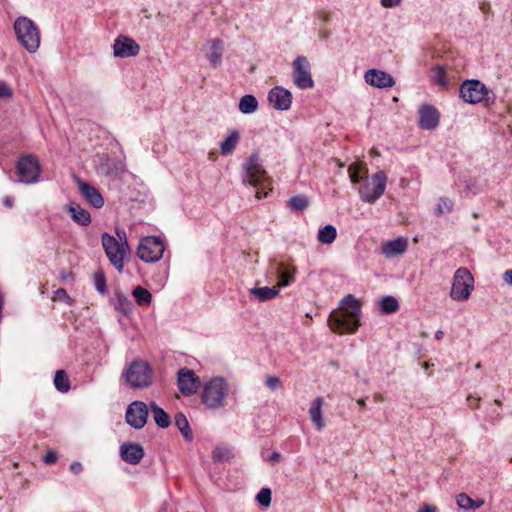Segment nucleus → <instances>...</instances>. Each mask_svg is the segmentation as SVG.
<instances>
[{"label":"nucleus","instance_id":"obj_63","mask_svg":"<svg viewBox=\"0 0 512 512\" xmlns=\"http://www.w3.org/2000/svg\"><path fill=\"white\" fill-rule=\"evenodd\" d=\"M475 367H476L477 369H480L481 364H480V363H477Z\"/></svg>","mask_w":512,"mask_h":512},{"label":"nucleus","instance_id":"obj_27","mask_svg":"<svg viewBox=\"0 0 512 512\" xmlns=\"http://www.w3.org/2000/svg\"><path fill=\"white\" fill-rule=\"evenodd\" d=\"M280 289L278 286L273 287H254L250 289L251 295L256 297L259 301L265 302L274 299L279 294Z\"/></svg>","mask_w":512,"mask_h":512},{"label":"nucleus","instance_id":"obj_16","mask_svg":"<svg viewBox=\"0 0 512 512\" xmlns=\"http://www.w3.org/2000/svg\"><path fill=\"white\" fill-rule=\"evenodd\" d=\"M270 271L279 278L278 288L286 287L294 281L296 268L293 266H286L282 262H277L274 259L270 260Z\"/></svg>","mask_w":512,"mask_h":512},{"label":"nucleus","instance_id":"obj_60","mask_svg":"<svg viewBox=\"0 0 512 512\" xmlns=\"http://www.w3.org/2000/svg\"><path fill=\"white\" fill-rule=\"evenodd\" d=\"M320 37H321V38H323V39H324V38H327V37H328V33H327V32H325V33H323Z\"/></svg>","mask_w":512,"mask_h":512},{"label":"nucleus","instance_id":"obj_25","mask_svg":"<svg viewBox=\"0 0 512 512\" xmlns=\"http://www.w3.org/2000/svg\"><path fill=\"white\" fill-rule=\"evenodd\" d=\"M68 211L70 212L72 219L80 225L86 226L91 222L90 213L76 203H71L68 206Z\"/></svg>","mask_w":512,"mask_h":512},{"label":"nucleus","instance_id":"obj_34","mask_svg":"<svg viewBox=\"0 0 512 512\" xmlns=\"http://www.w3.org/2000/svg\"><path fill=\"white\" fill-rule=\"evenodd\" d=\"M54 385L55 388L62 392L66 393L70 389V380L68 378L67 373L64 370H57L54 376Z\"/></svg>","mask_w":512,"mask_h":512},{"label":"nucleus","instance_id":"obj_35","mask_svg":"<svg viewBox=\"0 0 512 512\" xmlns=\"http://www.w3.org/2000/svg\"><path fill=\"white\" fill-rule=\"evenodd\" d=\"M310 202L309 199L304 195H296L289 199L287 206L292 211L301 212L308 208Z\"/></svg>","mask_w":512,"mask_h":512},{"label":"nucleus","instance_id":"obj_58","mask_svg":"<svg viewBox=\"0 0 512 512\" xmlns=\"http://www.w3.org/2000/svg\"><path fill=\"white\" fill-rule=\"evenodd\" d=\"M357 404H358L360 407H362V408H364V407H365V405H366V403H365V400H364V399H358V400H357Z\"/></svg>","mask_w":512,"mask_h":512},{"label":"nucleus","instance_id":"obj_26","mask_svg":"<svg viewBox=\"0 0 512 512\" xmlns=\"http://www.w3.org/2000/svg\"><path fill=\"white\" fill-rule=\"evenodd\" d=\"M113 305L117 311L121 312L124 315L130 314L133 310L132 301L129 299V297L126 294H124L121 291L115 292Z\"/></svg>","mask_w":512,"mask_h":512},{"label":"nucleus","instance_id":"obj_14","mask_svg":"<svg viewBox=\"0 0 512 512\" xmlns=\"http://www.w3.org/2000/svg\"><path fill=\"white\" fill-rule=\"evenodd\" d=\"M177 383L179 390L185 396L193 395L200 386V380L195 372L188 368H182L178 371Z\"/></svg>","mask_w":512,"mask_h":512},{"label":"nucleus","instance_id":"obj_57","mask_svg":"<svg viewBox=\"0 0 512 512\" xmlns=\"http://www.w3.org/2000/svg\"><path fill=\"white\" fill-rule=\"evenodd\" d=\"M443 336H444V332H443L442 330H437V331H436V333H435V339H436L437 341L442 340Z\"/></svg>","mask_w":512,"mask_h":512},{"label":"nucleus","instance_id":"obj_31","mask_svg":"<svg viewBox=\"0 0 512 512\" xmlns=\"http://www.w3.org/2000/svg\"><path fill=\"white\" fill-rule=\"evenodd\" d=\"M174 420L175 425L177 426L183 437L186 440L191 441L193 439V433L186 416L183 413H177L174 417Z\"/></svg>","mask_w":512,"mask_h":512},{"label":"nucleus","instance_id":"obj_13","mask_svg":"<svg viewBox=\"0 0 512 512\" xmlns=\"http://www.w3.org/2000/svg\"><path fill=\"white\" fill-rule=\"evenodd\" d=\"M148 406L141 401L132 402L125 414L126 422L135 429H141L147 422Z\"/></svg>","mask_w":512,"mask_h":512},{"label":"nucleus","instance_id":"obj_43","mask_svg":"<svg viewBox=\"0 0 512 512\" xmlns=\"http://www.w3.org/2000/svg\"><path fill=\"white\" fill-rule=\"evenodd\" d=\"M457 505L461 509L472 510L473 499L465 493H461L456 498Z\"/></svg>","mask_w":512,"mask_h":512},{"label":"nucleus","instance_id":"obj_9","mask_svg":"<svg viewBox=\"0 0 512 512\" xmlns=\"http://www.w3.org/2000/svg\"><path fill=\"white\" fill-rule=\"evenodd\" d=\"M16 169L20 181L25 184H34L39 180L41 167L33 155L22 156L17 162Z\"/></svg>","mask_w":512,"mask_h":512},{"label":"nucleus","instance_id":"obj_5","mask_svg":"<svg viewBox=\"0 0 512 512\" xmlns=\"http://www.w3.org/2000/svg\"><path fill=\"white\" fill-rule=\"evenodd\" d=\"M387 176L384 171H378L371 177H366L359 186L358 193L363 202L375 203L385 192Z\"/></svg>","mask_w":512,"mask_h":512},{"label":"nucleus","instance_id":"obj_28","mask_svg":"<svg viewBox=\"0 0 512 512\" xmlns=\"http://www.w3.org/2000/svg\"><path fill=\"white\" fill-rule=\"evenodd\" d=\"M240 139L238 131L233 130L228 137L220 143V153L224 156L231 154L236 148Z\"/></svg>","mask_w":512,"mask_h":512},{"label":"nucleus","instance_id":"obj_48","mask_svg":"<svg viewBox=\"0 0 512 512\" xmlns=\"http://www.w3.org/2000/svg\"><path fill=\"white\" fill-rule=\"evenodd\" d=\"M69 469L73 474L78 475L83 471L84 468L80 462L75 461L70 464Z\"/></svg>","mask_w":512,"mask_h":512},{"label":"nucleus","instance_id":"obj_17","mask_svg":"<svg viewBox=\"0 0 512 512\" xmlns=\"http://www.w3.org/2000/svg\"><path fill=\"white\" fill-rule=\"evenodd\" d=\"M268 100L275 109L285 111L291 107L292 94L284 87L276 86L268 93Z\"/></svg>","mask_w":512,"mask_h":512},{"label":"nucleus","instance_id":"obj_61","mask_svg":"<svg viewBox=\"0 0 512 512\" xmlns=\"http://www.w3.org/2000/svg\"><path fill=\"white\" fill-rule=\"evenodd\" d=\"M374 155H379V153L376 150L371 151Z\"/></svg>","mask_w":512,"mask_h":512},{"label":"nucleus","instance_id":"obj_24","mask_svg":"<svg viewBox=\"0 0 512 512\" xmlns=\"http://www.w3.org/2000/svg\"><path fill=\"white\" fill-rule=\"evenodd\" d=\"M323 402L324 401L322 397H317L312 401L309 408L310 418L318 431H321L325 426L324 420L322 418Z\"/></svg>","mask_w":512,"mask_h":512},{"label":"nucleus","instance_id":"obj_12","mask_svg":"<svg viewBox=\"0 0 512 512\" xmlns=\"http://www.w3.org/2000/svg\"><path fill=\"white\" fill-rule=\"evenodd\" d=\"M245 169V178L249 184L253 186L262 185L265 188V182L268 177L266 171L263 169L259 156L257 154H252L246 163L244 164Z\"/></svg>","mask_w":512,"mask_h":512},{"label":"nucleus","instance_id":"obj_4","mask_svg":"<svg viewBox=\"0 0 512 512\" xmlns=\"http://www.w3.org/2000/svg\"><path fill=\"white\" fill-rule=\"evenodd\" d=\"M13 28L17 40L29 53L38 50L41 42L40 30L30 18L18 17L14 21Z\"/></svg>","mask_w":512,"mask_h":512},{"label":"nucleus","instance_id":"obj_20","mask_svg":"<svg viewBox=\"0 0 512 512\" xmlns=\"http://www.w3.org/2000/svg\"><path fill=\"white\" fill-rule=\"evenodd\" d=\"M76 183L78 184L81 194L89 204L95 208H101L104 205V199L98 189L79 178H76Z\"/></svg>","mask_w":512,"mask_h":512},{"label":"nucleus","instance_id":"obj_50","mask_svg":"<svg viewBox=\"0 0 512 512\" xmlns=\"http://www.w3.org/2000/svg\"><path fill=\"white\" fill-rule=\"evenodd\" d=\"M503 280L512 286V269H508L503 274Z\"/></svg>","mask_w":512,"mask_h":512},{"label":"nucleus","instance_id":"obj_54","mask_svg":"<svg viewBox=\"0 0 512 512\" xmlns=\"http://www.w3.org/2000/svg\"><path fill=\"white\" fill-rule=\"evenodd\" d=\"M484 505L483 499L473 500L472 510H477Z\"/></svg>","mask_w":512,"mask_h":512},{"label":"nucleus","instance_id":"obj_7","mask_svg":"<svg viewBox=\"0 0 512 512\" xmlns=\"http://www.w3.org/2000/svg\"><path fill=\"white\" fill-rule=\"evenodd\" d=\"M474 288V278L464 267L458 268L453 276L450 297L456 301H466Z\"/></svg>","mask_w":512,"mask_h":512},{"label":"nucleus","instance_id":"obj_51","mask_svg":"<svg viewBox=\"0 0 512 512\" xmlns=\"http://www.w3.org/2000/svg\"><path fill=\"white\" fill-rule=\"evenodd\" d=\"M56 294H57L58 297H64L68 301L69 304L72 303L71 298L69 297V295L66 293V291L64 289H62V288L58 289L56 291Z\"/></svg>","mask_w":512,"mask_h":512},{"label":"nucleus","instance_id":"obj_38","mask_svg":"<svg viewBox=\"0 0 512 512\" xmlns=\"http://www.w3.org/2000/svg\"><path fill=\"white\" fill-rule=\"evenodd\" d=\"M430 77L434 82L438 83L440 86L447 85L445 69L440 65H436L431 69Z\"/></svg>","mask_w":512,"mask_h":512},{"label":"nucleus","instance_id":"obj_49","mask_svg":"<svg viewBox=\"0 0 512 512\" xmlns=\"http://www.w3.org/2000/svg\"><path fill=\"white\" fill-rule=\"evenodd\" d=\"M381 5L385 8H393L402 2V0H380Z\"/></svg>","mask_w":512,"mask_h":512},{"label":"nucleus","instance_id":"obj_30","mask_svg":"<svg viewBox=\"0 0 512 512\" xmlns=\"http://www.w3.org/2000/svg\"><path fill=\"white\" fill-rule=\"evenodd\" d=\"M336 237H337V230L331 224H327L324 227H322L321 229H319L318 234H317V240L321 244H325V245L332 244L335 241Z\"/></svg>","mask_w":512,"mask_h":512},{"label":"nucleus","instance_id":"obj_23","mask_svg":"<svg viewBox=\"0 0 512 512\" xmlns=\"http://www.w3.org/2000/svg\"><path fill=\"white\" fill-rule=\"evenodd\" d=\"M209 51L206 53V57L214 68L220 66L222 62V54L224 50V44L220 39H212L209 41Z\"/></svg>","mask_w":512,"mask_h":512},{"label":"nucleus","instance_id":"obj_21","mask_svg":"<svg viewBox=\"0 0 512 512\" xmlns=\"http://www.w3.org/2000/svg\"><path fill=\"white\" fill-rule=\"evenodd\" d=\"M120 456L125 462L136 465L143 458L144 450L139 444L124 443L120 446Z\"/></svg>","mask_w":512,"mask_h":512},{"label":"nucleus","instance_id":"obj_29","mask_svg":"<svg viewBox=\"0 0 512 512\" xmlns=\"http://www.w3.org/2000/svg\"><path fill=\"white\" fill-rule=\"evenodd\" d=\"M150 410L155 423L161 428H167L170 425L169 415L159 407L155 402L150 403Z\"/></svg>","mask_w":512,"mask_h":512},{"label":"nucleus","instance_id":"obj_19","mask_svg":"<svg viewBox=\"0 0 512 512\" xmlns=\"http://www.w3.org/2000/svg\"><path fill=\"white\" fill-rule=\"evenodd\" d=\"M439 124V112L431 105L419 109V126L425 130H434Z\"/></svg>","mask_w":512,"mask_h":512},{"label":"nucleus","instance_id":"obj_62","mask_svg":"<svg viewBox=\"0 0 512 512\" xmlns=\"http://www.w3.org/2000/svg\"><path fill=\"white\" fill-rule=\"evenodd\" d=\"M423 367H424L425 369H427V368L429 367L428 363H424V364H423Z\"/></svg>","mask_w":512,"mask_h":512},{"label":"nucleus","instance_id":"obj_1","mask_svg":"<svg viewBox=\"0 0 512 512\" xmlns=\"http://www.w3.org/2000/svg\"><path fill=\"white\" fill-rule=\"evenodd\" d=\"M361 303L353 295L345 296L338 309L328 318L330 328L336 333L353 334L360 326Z\"/></svg>","mask_w":512,"mask_h":512},{"label":"nucleus","instance_id":"obj_6","mask_svg":"<svg viewBox=\"0 0 512 512\" xmlns=\"http://www.w3.org/2000/svg\"><path fill=\"white\" fill-rule=\"evenodd\" d=\"M132 388H144L151 384L152 370L145 361H133L121 376Z\"/></svg>","mask_w":512,"mask_h":512},{"label":"nucleus","instance_id":"obj_40","mask_svg":"<svg viewBox=\"0 0 512 512\" xmlns=\"http://www.w3.org/2000/svg\"><path fill=\"white\" fill-rule=\"evenodd\" d=\"M212 457L215 461H228L232 457V452L226 447H216L212 452Z\"/></svg>","mask_w":512,"mask_h":512},{"label":"nucleus","instance_id":"obj_2","mask_svg":"<svg viewBox=\"0 0 512 512\" xmlns=\"http://www.w3.org/2000/svg\"><path fill=\"white\" fill-rule=\"evenodd\" d=\"M116 234L119 240L108 233H103L101 235V242L105 254L111 264L119 272H122L124 268V258L130 252V248L125 231L117 229Z\"/></svg>","mask_w":512,"mask_h":512},{"label":"nucleus","instance_id":"obj_44","mask_svg":"<svg viewBox=\"0 0 512 512\" xmlns=\"http://www.w3.org/2000/svg\"><path fill=\"white\" fill-rule=\"evenodd\" d=\"M465 190L476 195L482 191V186L475 179L469 178L465 180Z\"/></svg>","mask_w":512,"mask_h":512},{"label":"nucleus","instance_id":"obj_42","mask_svg":"<svg viewBox=\"0 0 512 512\" xmlns=\"http://www.w3.org/2000/svg\"><path fill=\"white\" fill-rule=\"evenodd\" d=\"M256 499L261 505L268 507L271 503V490L269 488H262L257 494Z\"/></svg>","mask_w":512,"mask_h":512},{"label":"nucleus","instance_id":"obj_45","mask_svg":"<svg viewBox=\"0 0 512 512\" xmlns=\"http://www.w3.org/2000/svg\"><path fill=\"white\" fill-rule=\"evenodd\" d=\"M266 385L269 389L271 390H277L280 388L281 386V380L279 379V377L277 376H272V375H269L267 378H266Z\"/></svg>","mask_w":512,"mask_h":512},{"label":"nucleus","instance_id":"obj_11","mask_svg":"<svg viewBox=\"0 0 512 512\" xmlns=\"http://www.w3.org/2000/svg\"><path fill=\"white\" fill-rule=\"evenodd\" d=\"M459 93L464 102L477 104L488 94V89L481 81L471 79L462 83Z\"/></svg>","mask_w":512,"mask_h":512},{"label":"nucleus","instance_id":"obj_41","mask_svg":"<svg viewBox=\"0 0 512 512\" xmlns=\"http://www.w3.org/2000/svg\"><path fill=\"white\" fill-rule=\"evenodd\" d=\"M453 202L448 198H441L436 206L435 212L437 215H443L452 211Z\"/></svg>","mask_w":512,"mask_h":512},{"label":"nucleus","instance_id":"obj_18","mask_svg":"<svg viewBox=\"0 0 512 512\" xmlns=\"http://www.w3.org/2000/svg\"><path fill=\"white\" fill-rule=\"evenodd\" d=\"M366 83L377 88H388L395 84L393 77L381 70L370 69L364 75Z\"/></svg>","mask_w":512,"mask_h":512},{"label":"nucleus","instance_id":"obj_46","mask_svg":"<svg viewBox=\"0 0 512 512\" xmlns=\"http://www.w3.org/2000/svg\"><path fill=\"white\" fill-rule=\"evenodd\" d=\"M12 96V89L5 83L0 82V99Z\"/></svg>","mask_w":512,"mask_h":512},{"label":"nucleus","instance_id":"obj_8","mask_svg":"<svg viewBox=\"0 0 512 512\" xmlns=\"http://www.w3.org/2000/svg\"><path fill=\"white\" fill-rule=\"evenodd\" d=\"M165 244L158 236L141 238L137 247V256L146 263L158 262L164 254Z\"/></svg>","mask_w":512,"mask_h":512},{"label":"nucleus","instance_id":"obj_55","mask_svg":"<svg viewBox=\"0 0 512 512\" xmlns=\"http://www.w3.org/2000/svg\"><path fill=\"white\" fill-rule=\"evenodd\" d=\"M373 398H374L375 402H383L384 401V396L380 393H375L373 395Z\"/></svg>","mask_w":512,"mask_h":512},{"label":"nucleus","instance_id":"obj_3","mask_svg":"<svg viewBox=\"0 0 512 512\" xmlns=\"http://www.w3.org/2000/svg\"><path fill=\"white\" fill-rule=\"evenodd\" d=\"M231 386L223 377H213L203 385L201 400L206 408L217 410L225 406Z\"/></svg>","mask_w":512,"mask_h":512},{"label":"nucleus","instance_id":"obj_52","mask_svg":"<svg viewBox=\"0 0 512 512\" xmlns=\"http://www.w3.org/2000/svg\"><path fill=\"white\" fill-rule=\"evenodd\" d=\"M268 460L273 463H277L281 460V454L279 452L275 451L270 455Z\"/></svg>","mask_w":512,"mask_h":512},{"label":"nucleus","instance_id":"obj_10","mask_svg":"<svg viewBox=\"0 0 512 512\" xmlns=\"http://www.w3.org/2000/svg\"><path fill=\"white\" fill-rule=\"evenodd\" d=\"M293 82L300 89H311L314 81L311 75V66L304 56H298L293 61Z\"/></svg>","mask_w":512,"mask_h":512},{"label":"nucleus","instance_id":"obj_15","mask_svg":"<svg viewBox=\"0 0 512 512\" xmlns=\"http://www.w3.org/2000/svg\"><path fill=\"white\" fill-rule=\"evenodd\" d=\"M114 56L127 58L136 56L140 51V46L130 37L120 35L113 44Z\"/></svg>","mask_w":512,"mask_h":512},{"label":"nucleus","instance_id":"obj_39","mask_svg":"<svg viewBox=\"0 0 512 512\" xmlns=\"http://www.w3.org/2000/svg\"><path fill=\"white\" fill-rule=\"evenodd\" d=\"M93 282H94V286H95L96 290L100 294L103 295L106 293V290H107L106 289V277L102 270H97L96 272H94Z\"/></svg>","mask_w":512,"mask_h":512},{"label":"nucleus","instance_id":"obj_37","mask_svg":"<svg viewBox=\"0 0 512 512\" xmlns=\"http://www.w3.org/2000/svg\"><path fill=\"white\" fill-rule=\"evenodd\" d=\"M398 308V301L392 296H386L380 301V310L384 314L394 313Z\"/></svg>","mask_w":512,"mask_h":512},{"label":"nucleus","instance_id":"obj_33","mask_svg":"<svg viewBox=\"0 0 512 512\" xmlns=\"http://www.w3.org/2000/svg\"><path fill=\"white\" fill-rule=\"evenodd\" d=\"M132 296L140 306H148L152 301V294L146 288L141 286H136L132 290Z\"/></svg>","mask_w":512,"mask_h":512},{"label":"nucleus","instance_id":"obj_59","mask_svg":"<svg viewBox=\"0 0 512 512\" xmlns=\"http://www.w3.org/2000/svg\"><path fill=\"white\" fill-rule=\"evenodd\" d=\"M4 204L8 207H11L12 206V200L10 198H6L4 200Z\"/></svg>","mask_w":512,"mask_h":512},{"label":"nucleus","instance_id":"obj_56","mask_svg":"<svg viewBox=\"0 0 512 512\" xmlns=\"http://www.w3.org/2000/svg\"><path fill=\"white\" fill-rule=\"evenodd\" d=\"M267 196V192H264L262 189L258 188V190L256 191V197L258 199H261L262 197H266Z\"/></svg>","mask_w":512,"mask_h":512},{"label":"nucleus","instance_id":"obj_32","mask_svg":"<svg viewBox=\"0 0 512 512\" xmlns=\"http://www.w3.org/2000/svg\"><path fill=\"white\" fill-rule=\"evenodd\" d=\"M238 107L243 114H251L257 110L258 101L253 95H244L240 99Z\"/></svg>","mask_w":512,"mask_h":512},{"label":"nucleus","instance_id":"obj_22","mask_svg":"<svg viewBox=\"0 0 512 512\" xmlns=\"http://www.w3.org/2000/svg\"><path fill=\"white\" fill-rule=\"evenodd\" d=\"M408 241L404 237L388 241L381 247L382 254L386 258H393L406 252Z\"/></svg>","mask_w":512,"mask_h":512},{"label":"nucleus","instance_id":"obj_64","mask_svg":"<svg viewBox=\"0 0 512 512\" xmlns=\"http://www.w3.org/2000/svg\"><path fill=\"white\" fill-rule=\"evenodd\" d=\"M495 403H496L497 405H500V404H501V402H500L499 400H495Z\"/></svg>","mask_w":512,"mask_h":512},{"label":"nucleus","instance_id":"obj_36","mask_svg":"<svg viewBox=\"0 0 512 512\" xmlns=\"http://www.w3.org/2000/svg\"><path fill=\"white\" fill-rule=\"evenodd\" d=\"M364 169V174H367V169L364 168V164L361 162L352 163L348 167L349 178L353 184L359 183L362 179V170Z\"/></svg>","mask_w":512,"mask_h":512},{"label":"nucleus","instance_id":"obj_47","mask_svg":"<svg viewBox=\"0 0 512 512\" xmlns=\"http://www.w3.org/2000/svg\"><path fill=\"white\" fill-rule=\"evenodd\" d=\"M57 459H58V454H57V452L50 450V451H48V452H47V454L44 456V459H43V460H44V462H45L46 464H53V463H55V462L57 461Z\"/></svg>","mask_w":512,"mask_h":512},{"label":"nucleus","instance_id":"obj_53","mask_svg":"<svg viewBox=\"0 0 512 512\" xmlns=\"http://www.w3.org/2000/svg\"><path fill=\"white\" fill-rule=\"evenodd\" d=\"M417 512H436V507L432 505H424Z\"/></svg>","mask_w":512,"mask_h":512}]
</instances>
